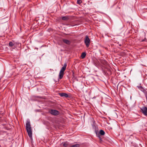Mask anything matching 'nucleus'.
I'll return each instance as SVG.
<instances>
[{
    "label": "nucleus",
    "instance_id": "nucleus-3",
    "mask_svg": "<svg viewBox=\"0 0 147 147\" xmlns=\"http://www.w3.org/2000/svg\"><path fill=\"white\" fill-rule=\"evenodd\" d=\"M84 42L86 47H88L90 46V40L88 35L85 36Z\"/></svg>",
    "mask_w": 147,
    "mask_h": 147
},
{
    "label": "nucleus",
    "instance_id": "nucleus-17",
    "mask_svg": "<svg viewBox=\"0 0 147 147\" xmlns=\"http://www.w3.org/2000/svg\"><path fill=\"white\" fill-rule=\"evenodd\" d=\"M146 40V38H144V39L142 40H141V41H142L143 42V41H145Z\"/></svg>",
    "mask_w": 147,
    "mask_h": 147
},
{
    "label": "nucleus",
    "instance_id": "nucleus-11",
    "mask_svg": "<svg viewBox=\"0 0 147 147\" xmlns=\"http://www.w3.org/2000/svg\"><path fill=\"white\" fill-rule=\"evenodd\" d=\"M86 55V53L85 52H83L82 54L81 57L82 59H83L85 58Z\"/></svg>",
    "mask_w": 147,
    "mask_h": 147
},
{
    "label": "nucleus",
    "instance_id": "nucleus-1",
    "mask_svg": "<svg viewBox=\"0 0 147 147\" xmlns=\"http://www.w3.org/2000/svg\"><path fill=\"white\" fill-rule=\"evenodd\" d=\"M26 127L28 136L30 138L32 139V131L30 121L29 120H27Z\"/></svg>",
    "mask_w": 147,
    "mask_h": 147
},
{
    "label": "nucleus",
    "instance_id": "nucleus-10",
    "mask_svg": "<svg viewBox=\"0 0 147 147\" xmlns=\"http://www.w3.org/2000/svg\"><path fill=\"white\" fill-rule=\"evenodd\" d=\"M99 134L100 135L103 136L105 134V132L103 130H100L99 132Z\"/></svg>",
    "mask_w": 147,
    "mask_h": 147
},
{
    "label": "nucleus",
    "instance_id": "nucleus-12",
    "mask_svg": "<svg viewBox=\"0 0 147 147\" xmlns=\"http://www.w3.org/2000/svg\"><path fill=\"white\" fill-rule=\"evenodd\" d=\"M14 43L12 42H10L9 43V46L10 47H12L14 46Z\"/></svg>",
    "mask_w": 147,
    "mask_h": 147
},
{
    "label": "nucleus",
    "instance_id": "nucleus-18",
    "mask_svg": "<svg viewBox=\"0 0 147 147\" xmlns=\"http://www.w3.org/2000/svg\"><path fill=\"white\" fill-rule=\"evenodd\" d=\"M106 63H107L106 61H105V64Z\"/></svg>",
    "mask_w": 147,
    "mask_h": 147
},
{
    "label": "nucleus",
    "instance_id": "nucleus-13",
    "mask_svg": "<svg viewBox=\"0 0 147 147\" xmlns=\"http://www.w3.org/2000/svg\"><path fill=\"white\" fill-rule=\"evenodd\" d=\"M68 144L67 142H66L63 144V145L64 147H67L68 146Z\"/></svg>",
    "mask_w": 147,
    "mask_h": 147
},
{
    "label": "nucleus",
    "instance_id": "nucleus-19",
    "mask_svg": "<svg viewBox=\"0 0 147 147\" xmlns=\"http://www.w3.org/2000/svg\"><path fill=\"white\" fill-rule=\"evenodd\" d=\"M120 45V46H121V45Z\"/></svg>",
    "mask_w": 147,
    "mask_h": 147
},
{
    "label": "nucleus",
    "instance_id": "nucleus-15",
    "mask_svg": "<svg viewBox=\"0 0 147 147\" xmlns=\"http://www.w3.org/2000/svg\"><path fill=\"white\" fill-rule=\"evenodd\" d=\"M143 92L145 94L146 98L147 99V91L145 90Z\"/></svg>",
    "mask_w": 147,
    "mask_h": 147
},
{
    "label": "nucleus",
    "instance_id": "nucleus-14",
    "mask_svg": "<svg viewBox=\"0 0 147 147\" xmlns=\"http://www.w3.org/2000/svg\"><path fill=\"white\" fill-rule=\"evenodd\" d=\"M79 144H76L75 145H74L71 146L70 147H79Z\"/></svg>",
    "mask_w": 147,
    "mask_h": 147
},
{
    "label": "nucleus",
    "instance_id": "nucleus-16",
    "mask_svg": "<svg viewBox=\"0 0 147 147\" xmlns=\"http://www.w3.org/2000/svg\"><path fill=\"white\" fill-rule=\"evenodd\" d=\"M82 2V1L81 0H78L77 1V3L78 4H80Z\"/></svg>",
    "mask_w": 147,
    "mask_h": 147
},
{
    "label": "nucleus",
    "instance_id": "nucleus-9",
    "mask_svg": "<svg viewBox=\"0 0 147 147\" xmlns=\"http://www.w3.org/2000/svg\"><path fill=\"white\" fill-rule=\"evenodd\" d=\"M137 87L140 90L143 92L145 90L141 86H138Z\"/></svg>",
    "mask_w": 147,
    "mask_h": 147
},
{
    "label": "nucleus",
    "instance_id": "nucleus-6",
    "mask_svg": "<svg viewBox=\"0 0 147 147\" xmlns=\"http://www.w3.org/2000/svg\"><path fill=\"white\" fill-rule=\"evenodd\" d=\"M59 95L60 96L62 97H64L66 98H67L69 96L68 94L66 93H59Z\"/></svg>",
    "mask_w": 147,
    "mask_h": 147
},
{
    "label": "nucleus",
    "instance_id": "nucleus-4",
    "mask_svg": "<svg viewBox=\"0 0 147 147\" xmlns=\"http://www.w3.org/2000/svg\"><path fill=\"white\" fill-rule=\"evenodd\" d=\"M50 113L51 114L54 115H59V112L58 111L53 109L51 110L50 111Z\"/></svg>",
    "mask_w": 147,
    "mask_h": 147
},
{
    "label": "nucleus",
    "instance_id": "nucleus-5",
    "mask_svg": "<svg viewBox=\"0 0 147 147\" xmlns=\"http://www.w3.org/2000/svg\"><path fill=\"white\" fill-rule=\"evenodd\" d=\"M142 113L145 115H147V107H144L141 108Z\"/></svg>",
    "mask_w": 147,
    "mask_h": 147
},
{
    "label": "nucleus",
    "instance_id": "nucleus-8",
    "mask_svg": "<svg viewBox=\"0 0 147 147\" xmlns=\"http://www.w3.org/2000/svg\"><path fill=\"white\" fill-rule=\"evenodd\" d=\"M61 19L63 20L67 21L69 20V18L68 16H66L62 17Z\"/></svg>",
    "mask_w": 147,
    "mask_h": 147
},
{
    "label": "nucleus",
    "instance_id": "nucleus-2",
    "mask_svg": "<svg viewBox=\"0 0 147 147\" xmlns=\"http://www.w3.org/2000/svg\"><path fill=\"white\" fill-rule=\"evenodd\" d=\"M67 67V64L65 63L64 64V66L61 68L59 74V79H61L64 75V72L65 70Z\"/></svg>",
    "mask_w": 147,
    "mask_h": 147
},
{
    "label": "nucleus",
    "instance_id": "nucleus-7",
    "mask_svg": "<svg viewBox=\"0 0 147 147\" xmlns=\"http://www.w3.org/2000/svg\"><path fill=\"white\" fill-rule=\"evenodd\" d=\"M63 41L64 43L67 45H69L71 43L70 41L67 39H63Z\"/></svg>",
    "mask_w": 147,
    "mask_h": 147
}]
</instances>
